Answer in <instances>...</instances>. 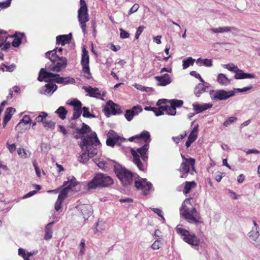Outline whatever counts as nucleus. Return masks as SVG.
I'll return each instance as SVG.
<instances>
[{"label":"nucleus","mask_w":260,"mask_h":260,"mask_svg":"<svg viewBox=\"0 0 260 260\" xmlns=\"http://www.w3.org/2000/svg\"><path fill=\"white\" fill-rule=\"evenodd\" d=\"M24 36V34L23 32H16L12 36L14 39L12 42V45L14 47H18L22 42L21 40Z\"/></svg>","instance_id":"nucleus-25"},{"label":"nucleus","mask_w":260,"mask_h":260,"mask_svg":"<svg viewBox=\"0 0 260 260\" xmlns=\"http://www.w3.org/2000/svg\"><path fill=\"white\" fill-rule=\"evenodd\" d=\"M92 130L91 128L85 123H82V127L81 128H77L76 131H74L73 133V137L76 139H79L82 138V139L85 137H84L85 135H86L88 133H90V135L92 133Z\"/></svg>","instance_id":"nucleus-13"},{"label":"nucleus","mask_w":260,"mask_h":260,"mask_svg":"<svg viewBox=\"0 0 260 260\" xmlns=\"http://www.w3.org/2000/svg\"><path fill=\"white\" fill-rule=\"evenodd\" d=\"M89 57L88 52L85 48H83L81 60V64L82 66V72L84 74V76L87 79L92 78L91 74L89 68Z\"/></svg>","instance_id":"nucleus-10"},{"label":"nucleus","mask_w":260,"mask_h":260,"mask_svg":"<svg viewBox=\"0 0 260 260\" xmlns=\"http://www.w3.org/2000/svg\"><path fill=\"white\" fill-rule=\"evenodd\" d=\"M11 1L12 0H6L0 2V8L3 9L8 8L11 5Z\"/></svg>","instance_id":"nucleus-50"},{"label":"nucleus","mask_w":260,"mask_h":260,"mask_svg":"<svg viewBox=\"0 0 260 260\" xmlns=\"http://www.w3.org/2000/svg\"><path fill=\"white\" fill-rule=\"evenodd\" d=\"M190 165L188 162H182L178 171L180 173V177L181 178H186L190 170Z\"/></svg>","instance_id":"nucleus-21"},{"label":"nucleus","mask_w":260,"mask_h":260,"mask_svg":"<svg viewBox=\"0 0 260 260\" xmlns=\"http://www.w3.org/2000/svg\"><path fill=\"white\" fill-rule=\"evenodd\" d=\"M237 118L236 117H234V116L230 117L227 119L226 120H225L224 122L223 125L225 126H228V125H229L233 122H234L235 121H236L237 120Z\"/></svg>","instance_id":"nucleus-48"},{"label":"nucleus","mask_w":260,"mask_h":260,"mask_svg":"<svg viewBox=\"0 0 260 260\" xmlns=\"http://www.w3.org/2000/svg\"><path fill=\"white\" fill-rule=\"evenodd\" d=\"M222 174L220 172H217L215 175V179L217 182H220L222 178Z\"/></svg>","instance_id":"nucleus-64"},{"label":"nucleus","mask_w":260,"mask_h":260,"mask_svg":"<svg viewBox=\"0 0 260 260\" xmlns=\"http://www.w3.org/2000/svg\"><path fill=\"white\" fill-rule=\"evenodd\" d=\"M217 81L221 85H227L230 83L231 80L228 79L224 74L220 73L217 76Z\"/></svg>","instance_id":"nucleus-31"},{"label":"nucleus","mask_w":260,"mask_h":260,"mask_svg":"<svg viewBox=\"0 0 260 260\" xmlns=\"http://www.w3.org/2000/svg\"><path fill=\"white\" fill-rule=\"evenodd\" d=\"M83 88L85 90L86 92H87L89 95L91 97L99 98L101 95L99 88L96 87L92 88L89 86V88L86 87H83Z\"/></svg>","instance_id":"nucleus-26"},{"label":"nucleus","mask_w":260,"mask_h":260,"mask_svg":"<svg viewBox=\"0 0 260 260\" xmlns=\"http://www.w3.org/2000/svg\"><path fill=\"white\" fill-rule=\"evenodd\" d=\"M122 142H117V140H115L114 139H111L109 137H107L106 140V144L107 145L113 147L116 144L120 145Z\"/></svg>","instance_id":"nucleus-44"},{"label":"nucleus","mask_w":260,"mask_h":260,"mask_svg":"<svg viewBox=\"0 0 260 260\" xmlns=\"http://www.w3.org/2000/svg\"><path fill=\"white\" fill-rule=\"evenodd\" d=\"M45 78L43 79V81L45 82H55L58 84L67 85L69 84H74L75 80L72 77H60L58 74L53 73H47L45 72Z\"/></svg>","instance_id":"nucleus-7"},{"label":"nucleus","mask_w":260,"mask_h":260,"mask_svg":"<svg viewBox=\"0 0 260 260\" xmlns=\"http://www.w3.org/2000/svg\"><path fill=\"white\" fill-rule=\"evenodd\" d=\"M43 126L46 129H50L51 130H52L55 127V123L52 121L45 120V121L43 122Z\"/></svg>","instance_id":"nucleus-43"},{"label":"nucleus","mask_w":260,"mask_h":260,"mask_svg":"<svg viewBox=\"0 0 260 260\" xmlns=\"http://www.w3.org/2000/svg\"><path fill=\"white\" fill-rule=\"evenodd\" d=\"M210 30L214 33H223L225 32H229L232 30H237V29L233 26H223L218 28H212Z\"/></svg>","instance_id":"nucleus-27"},{"label":"nucleus","mask_w":260,"mask_h":260,"mask_svg":"<svg viewBox=\"0 0 260 260\" xmlns=\"http://www.w3.org/2000/svg\"><path fill=\"white\" fill-rule=\"evenodd\" d=\"M196 186V183L194 181H186L185 183V186L183 190V193L187 194L190 192L192 188Z\"/></svg>","instance_id":"nucleus-37"},{"label":"nucleus","mask_w":260,"mask_h":260,"mask_svg":"<svg viewBox=\"0 0 260 260\" xmlns=\"http://www.w3.org/2000/svg\"><path fill=\"white\" fill-rule=\"evenodd\" d=\"M180 212L181 216L189 223L196 225L203 223L200 214L194 207L189 209L185 205L182 204Z\"/></svg>","instance_id":"nucleus-3"},{"label":"nucleus","mask_w":260,"mask_h":260,"mask_svg":"<svg viewBox=\"0 0 260 260\" xmlns=\"http://www.w3.org/2000/svg\"><path fill=\"white\" fill-rule=\"evenodd\" d=\"M176 109L175 108H174L173 107H172V106L171 105L170 107L168 106L167 111V113L169 115L174 116L176 114Z\"/></svg>","instance_id":"nucleus-51"},{"label":"nucleus","mask_w":260,"mask_h":260,"mask_svg":"<svg viewBox=\"0 0 260 260\" xmlns=\"http://www.w3.org/2000/svg\"><path fill=\"white\" fill-rule=\"evenodd\" d=\"M45 56L50 61L45 64V68L41 69L39 72L38 80L41 82L45 78V72L58 73L64 69L67 66V59L65 57L59 56V54H56L55 50L47 51L45 53Z\"/></svg>","instance_id":"nucleus-1"},{"label":"nucleus","mask_w":260,"mask_h":260,"mask_svg":"<svg viewBox=\"0 0 260 260\" xmlns=\"http://www.w3.org/2000/svg\"><path fill=\"white\" fill-rule=\"evenodd\" d=\"M135 185L137 189L142 190L145 195L148 193L149 191L152 187V184L150 182H147L146 179L141 178L135 180Z\"/></svg>","instance_id":"nucleus-12"},{"label":"nucleus","mask_w":260,"mask_h":260,"mask_svg":"<svg viewBox=\"0 0 260 260\" xmlns=\"http://www.w3.org/2000/svg\"><path fill=\"white\" fill-rule=\"evenodd\" d=\"M234 73H235L234 78L236 79H244V72L242 70L238 68L234 71Z\"/></svg>","instance_id":"nucleus-41"},{"label":"nucleus","mask_w":260,"mask_h":260,"mask_svg":"<svg viewBox=\"0 0 260 260\" xmlns=\"http://www.w3.org/2000/svg\"><path fill=\"white\" fill-rule=\"evenodd\" d=\"M152 210L158 216L160 217L163 220H165L162 215V211L160 209L158 208H152Z\"/></svg>","instance_id":"nucleus-55"},{"label":"nucleus","mask_w":260,"mask_h":260,"mask_svg":"<svg viewBox=\"0 0 260 260\" xmlns=\"http://www.w3.org/2000/svg\"><path fill=\"white\" fill-rule=\"evenodd\" d=\"M54 221H52V222H49V223H48L45 228V236H44V239L45 240H49L52 237V233H53V231H52V226L53 225V224H54Z\"/></svg>","instance_id":"nucleus-29"},{"label":"nucleus","mask_w":260,"mask_h":260,"mask_svg":"<svg viewBox=\"0 0 260 260\" xmlns=\"http://www.w3.org/2000/svg\"><path fill=\"white\" fill-rule=\"evenodd\" d=\"M149 148V146L143 145L141 147L138 148L137 151H135L141 157L143 161H146L148 159Z\"/></svg>","instance_id":"nucleus-23"},{"label":"nucleus","mask_w":260,"mask_h":260,"mask_svg":"<svg viewBox=\"0 0 260 260\" xmlns=\"http://www.w3.org/2000/svg\"><path fill=\"white\" fill-rule=\"evenodd\" d=\"M206 87L203 83H199L194 89L196 96L200 97L201 94L206 91Z\"/></svg>","instance_id":"nucleus-32"},{"label":"nucleus","mask_w":260,"mask_h":260,"mask_svg":"<svg viewBox=\"0 0 260 260\" xmlns=\"http://www.w3.org/2000/svg\"><path fill=\"white\" fill-rule=\"evenodd\" d=\"M2 66H4L6 68V71L11 72L13 71L15 67V65L14 64H12L10 66H6L5 64H3Z\"/></svg>","instance_id":"nucleus-61"},{"label":"nucleus","mask_w":260,"mask_h":260,"mask_svg":"<svg viewBox=\"0 0 260 260\" xmlns=\"http://www.w3.org/2000/svg\"><path fill=\"white\" fill-rule=\"evenodd\" d=\"M226 69H227L229 71L234 72L235 70L238 69L237 66H235L233 64H228L223 65Z\"/></svg>","instance_id":"nucleus-54"},{"label":"nucleus","mask_w":260,"mask_h":260,"mask_svg":"<svg viewBox=\"0 0 260 260\" xmlns=\"http://www.w3.org/2000/svg\"><path fill=\"white\" fill-rule=\"evenodd\" d=\"M112 161L115 164L114 172L123 185L127 186L131 184L133 181L132 173L114 160H112Z\"/></svg>","instance_id":"nucleus-4"},{"label":"nucleus","mask_w":260,"mask_h":260,"mask_svg":"<svg viewBox=\"0 0 260 260\" xmlns=\"http://www.w3.org/2000/svg\"><path fill=\"white\" fill-rule=\"evenodd\" d=\"M80 210L83 218L85 219H88L93 212L92 207L89 205H83L81 206Z\"/></svg>","instance_id":"nucleus-22"},{"label":"nucleus","mask_w":260,"mask_h":260,"mask_svg":"<svg viewBox=\"0 0 260 260\" xmlns=\"http://www.w3.org/2000/svg\"><path fill=\"white\" fill-rule=\"evenodd\" d=\"M83 111V116L84 117L88 118L89 115L90 114V112H89V108L86 107H84L82 108Z\"/></svg>","instance_id":"nucleus-59"},{"label":"nucleus","mask_w":260,"mask_h":260,"mask_svg":"<svg viewBox=\"0 0 260 260\" xmlns=\"http://www.w3.org/2000/svg\"><path fill=\"white\" fill-rule=\"evenodd\" d=\"M186 136V132H184L182 134H180L178 136H174L172 138V139L173 141L176 143L178 144L181 140H182L183 138H184Z\"/></svg>","instance_id":"nucleus-47"},{"label":"nucleus","mask_w":260,"mask_h":260,"mask_svg":"<svg viewBox=\"0 0 260 260\" xmlns=\"http://www.w3.org/2000/svg\"><path fill=\"white\" fill-rule=\"evenodd\" d=\"M113 183V180L110 176L103 173H96L88 183L87 186L89 189H92L98 187H108Z\"/></svg>","instance_id":"nucleus-5"},{"label":"nucleus","mask_w":260,"mask_h":260,"mask_svg":"<svg viewBox=\"0 0 260 260\" xmlns=\"http://www.w3.org/2000/svg\"><path fill=\"white\" fill-rule=\"evenodd\" d=\"M15 109H14L12 107L7 108L5 112V115H4V117L3 118V120H5L6 121L9 122L12 116V112H15Z\"/></svg>","instance_id":"nucleus-36"},{"label":"nucleus","mask_w":260,"mask_h":260,"mask_svg":"<svg viewBox=\"0 0 260 260\" xmlns=\"http://www.w3.org/2000/svg\"><path fill=\"white\" fill-rule=\"evenodd\" d=\"M168 103H169L171 104V105L172 106V107L175 108L176 109V108L181 107L183 104V101L177 99L169 100Z\"/></svg>","instance_id":"nucleus-40"},{"label":"nucleus","mask_w":260,"mask_h":260,"mask_svg":"<svg viewBox=\"0 0 260 260\" xmlns=\"http://www.w3.org/2000/svg\"><path fill=\"white\" fill-rule=\"evenodd\" d=\"M194 61L195 59H193L191 57H188L187 58L183 59L182 61L183 69H186L190 66H193Z\"/></svg>","instance_id":"nucleus-38"},{"label":"nucleus","mask_w":260,"mask_h":260,"mask_svg":"<svg viewBox=\"0 0 260 260\" xmlns=\"http://www.w3.org/2000/svg\"><path fill=\"white\" fill-rule=\"evenodd\" d=\"M138 139H141L144 142V145H147L149 146V143L151 141L150 134L149 132L147 131H142L140 134L137 135Z\"/></svg>","instance_id":"nucleus-24"},{"label":"nucleus","mask_w":260,"mask_h":260,"mask_svg":"<svg viewBox=\"0 0 260 260\" xmlns=\"http://www.w3.org/2000/svg\"><path fill=\"white\" fill-rule=\"evenodd\" d=\"M196 62L200 66L203 65L207 67H210L213 66L212 60L210 59L206 58L203 59L201 58H199L196 60Z\"/></svg>","instance_id":"nucleus-33"},{"label":"nucleus","mask_w":260,"mask_h":260,"mask_svg":"<svg viewBox=\"0 0 260 260\" xmlns=\"http://www.w3.org/2000/svg\"><path fill=\"white\" fill-rule=\"evenodd\" d=\"M31 121V119L28 115H24L22 119L20 120V122L17 125V127L20 125L22 122L24 123L25 124H28L30 123Z\"/></svg>","instance_id":"nucleus-49"},{"label":"nucleus","mask_w":260,"mask_h":260,"mask_svg":"<svg viewBox=\"0 0 260 260\" xmlns=\"http://www.w3.org/2000/svg\"><path fill=\"white\" fill-rule=\"evenodd\" d=\"M101 145L95 132L87 135L79 143L83 152L78 157V160L82 164H86L90 158L97 154L98 147Z\"/></svg>","instance_id":"nucleus-2"},{"label":"nucleus","mask_w":260,"mask_h":260,"mask_svg":"<svg viewBox=\"0 0 260 260\" xmlns=\"http://www.w3.org/2000/svg\"><path fill=\"white\" fill-rule=\"evenodd\" d=\"M70 104L74 107V109H82L81 107L82 104L81 102L77 99H74L71 101Z\"/></svg>","instance_id":"nucleus-42"},{"label":"nucleus","mask_w":260,"mask_h":260,"mask_svg":"<svg viewBox=\"0 0 260 260\" xmlns=\"http://www.w3.org/2000/svg\"><path fill=\"white\" fill-rule=\"evenodd\" d=\"M131 153L134 157V163L140 170L144 171L143 165L140 159L139 154L134 149H132Z\"/></svg>","instance_id":"nucleus-28"},{"label":"nucleus","mask_w":260,"mask_h":260,"mask_svg":"<svg viewBox=\"0 0 260 260\" xmlns=\"http://www.w3.org/2000/svg\"><path fill=\"white\" fill-rule=\"evenodd\" d=\"M67 113L68 111L63 106L59 107L55 111V113H56L58 115L59 117L62 120L66 118Z\"/></svg>","instance_id":"nucleus-35"},{"label":"nucleus","mask_w":260,"mask_h":260,"mask_svg":"<svg viewBox=\"0 0 260 260\" xmlns=\"http://www.w3.org/2000/svg\"><path fill=\"white\" fill-rule=\"evenodd\" d=\"M154 78L158 82L157 83L158 86H165L172 82L170 76L167 73L161 76H155Z\"/></svg>","instance_id":"nucleus-16"},{"label":"nucleus","mask_w":260,"mask_h":260,"mask_svg":"<svg viewBox=\"0 0 260 260\" xmlns=\"http://www.w3.org/2000/svg\"><path fill=\"white\" fill-rule=\"evenodd\" d=\"M8 148L11 153L13 152L16 149V146L14 144H10L9 142L7 143Z\"/></svg>","instance_id":"nucleus-62"},{"label":"nucleus","mask_w":260,"mask_h":260,"mask_svg":"<svg viewBox=\"0 0 260 260\" xmlns=\"http://www.w3.org/2000/svg\"><path fill=\"white\" fill-rule=\"evenodd\" d=\"M139 8V5L138 4H135L128 11V15H131L138 11Z\"/></svg>","instance_id":"nucleus-56"},{"label":"nucleus","mask_w":260,"mask_h":260,"mask_svg":"<svg viewBox=\"0 0 260 260\" xmlns=\"http://www.w3.org/2000/svg\"><path fill=\"white\" fill-rule=\"evenodd\" d=\"M235 95V91L233 90L226 91L223 89L211 90L210 95L213 101L225 100Z\"/></svg>","instance_id":"nucleus-9"},{"label":"nucleus","mask_w":260,"mask_h":260,"mask_svg":"<svg viewBox=\"0 0 260 260\" xmlns=\"http://www.w3.org/2000/svg\"><path fill=\"white\" fill-rule=\"evenodd\" d=\"M80 7L78 11V19L79 21H88V9L84 0H80Z\"/></svg>","instance_id":"nucleus-14"},{"label":"nucleus","mask_w":260,"mask_h":260,"mask_svg":"<svg viewBox=\"0 0 260 260\" xmlns=\"http://www.w3.org/2000/svg\"><path fill=\"white\" fill-rule=\"evenodd\" d=\"M107 137H109L111 139L117 140V142H123L126 140V139L122 137L119 136L113 130H110L107 134Z\"/></svg>","instance_id":"nucleus-30"},{"label":"nucleus","mask_w":260,"mask_h":260,"mask_svg":"<svg viewBox=\"0 0 260 260\" xmlns=\"http://www.w3.org/2000/svg\"><path fill=\"white\" fill-rule=\"evenodd\" d=\"M145 27L143 25H140L138 28L136 34H135V38L136 39H138L139 38L140 35L142 32L143 30H144Z\"/></svg>","instance_id":"nucleus-53"},{"label":"nucleus","mask_w":260,"mask_h":260,"mask_svg":"<svg viewBox=\"0 0 260 260\" xmlns=\"http://www.w3.org/2000/svg\"><path fill=\"white\" fill-rule=\"evenodd\" d=\"M178 225L176 228L177 233L182 237L184 242L193 246H198L200 243V239L194 233H191L189 231Z\"/></svg>","instance_id":"nucleus-6"},{"label":"nucleus","mask_w":260,"mask_h":260,"mask_svg":"<svg viewBox=\"0 0 260 260\" xmlns=\"http://www.w3.org/2000/svg\"><path fill=\"white\" fill-rule=\"evenodd\" d=\"M193 109L196 114H199L203 111L211 108L212 107L211 104H201L198 102L194 103L192 104Z\"/></svg>","instance_id":"nucleus-20"},{"label":"nucleus","mask_w":260,"mask_h":260,"mask_svg":"<svg viewBox=\"0 0 260 260\" xmlns=\"http://www.w3.org/2000/svg\"><path fill=\"white\" fill-rule=\"evenodd\" d=\"M248 236L252 240L256 241L259 236V230H256V229L252 228L251 231L249 232Z\"/></svg>","instance_id":"nucleus-39"},{"label":"nucleus","mask_w":260,"mask_h":260,"mask_svg":"<svg viewBox=\"0 0 260 260\" xmlns=\"http://www.w3.org/2000/svg\"><path fill=\"white\" fill-rule=\"evenodd\" d=\"M82 112V109H74V112L72 117L70 119V121L78 119L81 116Z\"/></svg>","instance_id":"nucleus-46"},{"label":"nucleus","mask_w":260,"mask_h":260,"mask_svg":"<svg viewBox=\"0 0 260 260\" xmlns=\"http://www.w3.org/2000/svg\"><path fill=\"white\" fill-rule=\"evenodd\" d=\"M72 38L71 33L68 35H62L57 36L56 38V44L64 46L67 44H69Z\"/></svg>","instance_id":"nucleus-19"},{"label":"nucleus","mask_w":260,"mask_h":260,"mask_svg":"<svg viewBox=\"0 0 260 260\" xmlns=\"http://www.w3.org/2000/svg\"><path fill=\"white\" fill-rule=\"evenodd\" d=\"M198 125L195 126L189 134L187 140L185 143V146L189 148L191 144L194 142L198 137Z\"/></svg>","instance_id":"nucleus-18"},{"label":"nucleus","mask_w":260,"mask_h":260,"mask_svg":"<svg viewBox=\"0 0 260 260\" xmlns=\"http://www.w3.org/2000/svg\"><path fill=\"white\" fill-rule=\"evenodd\" d=\"M182 158L185 160L183 162H188V164L190 165V168H191V171L190 172V174L193 175V172H196L194 165H195V159L193 158L190 157L189 158H186L184 155L181 154Z\"/></svg>","instance_id":"nucleus-34"},{"label":"nucleus","mask_w":260,"mask_h":260,"mask_svg":"<svg viewBox=\"0 0 260 260\" xmlns=\"http://www.w3.org/2000/svg\"><path fill=\"white\" fill-rule=\"evenodd\" d=\"M48 83L45 84L40 91L41 94L46 95H51L54 91L57 89V86L53 84V82H47Z\"/></svg>","instance_id":"nucleus-17"},{"label":"nucleus","mask_w":260,"mask_h":260,"mask_svg":"<svg viewBox=\"0 0 260 260\" xmlns=\"http://www.w3.org/2000/svg\"><path fill=\"white\" fill-rule=\"evenodd\" d=\"M103 112L107 117H109L111 115H119L122 113L120 107L111 100L107 102L106 106L103 109Z\"/></svg>","instance_id":"nucleus-11"},{"label":"nucleus","mask_w":260,"mask_h":260,"mask_svg":"<svg viewBox=\"0 0 260 260\" xmlns=\"http://www.w3.org/2000/svg\"><path fill=\"white\" fill-rule=\"evenodd\" d=\"M68 181H64L62 185L63 188L60 191L57 199L63 201L67 197L70 190L74 191V188L79 184V182L76 181V178L72 176L67 178Z\"/></svg>","instance_id":"nucleus-8"},{"label":"nucleus","mask_w":260,"mask_h":260,"mask_svg":"<svg viewBox=\"0 0 260 260\" xmlns=\"http://www.w3.org/2000/svg\"><path fill=\"white\" fill-rule=\"evenodd\" d=\"M63 201L57 199L55 203L54 208L56 211H58L61 208V205Z\"/></svg>","instance_id":"nucleus-58"},{"label":"nucleus","mask_w":260,"mask_h":260,"mask_svg":"<svg viewBox=\"0 0 260 260\" xmlns=\"http://www.w3.org/2000/svg\"><path fill=\"white\" fill-rule=\"evenodd\" d=\"M120 37L121 39H126L129 38V34L122 28H120Z\"/></svg>","instance_id":"nucleus-52"},{"label":"nucleus","mask_w":260,"mask_h":260,"mask_svg":"<svg viewBox=\"0 0 260 260\" xmlns=\"http://www.w3.org/2000/svg\"><path fill=\"white\" fill-rule=\"evenodd\" d=\"M93 160L100 169L104 170L107 168V164L105 161L96 159H95Z\"/></svg>","instance_id":"nucleus-45"},{"label":"nucleus","mask_w":260,"mask_h":260,"mask_svg":"<svg viewBox=\"0 0 260 260\" xmlns=\"http://www.w3.org/2000/svg\"><path fill=\"white\" fill-rule=\"evenodd\" d=\"M161 245L160 241L157 240L151 245V247L154 250L158 249L160 248Z\"/></svg>","instance_id":"nucleus-57"},{"label":"nucleus","mask_w":260,"mask_h":260,"mask_svg":"<svg viewBox=\"0 0 260 260\" xmlns=\"http://www.w3.org/2000/svg\"><path fill=\"white\" fill-rule=\"evenodd\" d=\"M142 110L141 106L139 105L135 106L131 109L125 111L124 117L128 121H131L135 115L141 113Z\"/></svg>","instance_id":"nucleus-15"},{"label":"nucleus","mask_w":260,"mask_h":260,"mask_svg":"<svg viewBox=\"0 0 260 260\" xmlns=\"http://www.w3.org/2000/svg\"><path fill=\"white\" fill-rule=\"evenodd\" d=\"M256 76L254 74L244 73V79H255Z\"/></svg>","instance_id":"nucleus-63"},{"label":"nucleus","mask_w":260,"mask_h":260,"mask_svg":"<svg viewBox=\"0 0 260 260\" xmlns=\"http://www.w3.org/2000/svg\"><path fill=\"white\" fill-rule=\"evenodd\" d=\"M135 87L137 89L140 90L142 91H148V90L147 89L149 88V87H145V86H142V85L138 84H136V85H135Z\"/></svg>","instance_id":"nucleus-60"}]
</instances>
